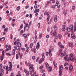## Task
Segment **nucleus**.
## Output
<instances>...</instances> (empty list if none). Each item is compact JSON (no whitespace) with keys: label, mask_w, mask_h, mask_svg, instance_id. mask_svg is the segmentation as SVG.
<instances>
[{"label":"nucleus","mask_w":76,"mask_h":76,"mask_svg":"<svg viewBox=\"0 0 76 76\" xmlns=\"http://www.w3.org/2000/svg\"><path fill=\"white\" fill-rule=\"evenodd\" d=\"M68 57H64V59L65 61H72V60H75V58H73V53H71L69 55V57L67 58Z\"/></svg>","instance_id":"f257e3e1"},{"label":"nucleus","mask_w":76,"mask_h":76,"mask_svg":"<svg viewBox=\"0 0 76 76\" xmlns=\"http://www.w3.org/2000/svg\"><path fill=\"white\" fill-rule=\"evenodd\" d=\"M9 65L10 66V67H8V66H7L6 67V70L7 71H9L11 72L12 70V66L13 65L12 64V63L10 62H9Z\"/></svg>","instance_id":"f03ea898"},{"label":"nucleus","mask_w":76,"mask_h":76,"mask_svg":"<svg viewBox=\"0 0 76 76\" xmlns=\"http://www.w3.org/2000/svg\"><path fill=\"white\" fill-rule=\"evenodd\" d=\"M27 66H29V69L30 70H31V69H32L33 68V67H34V65L31 64H30V63H28L27 64Z\"/></svg>","instance_id":"7ed1b4c3"},{"label":"nucleus","mask_w":76,"mask_h":76,"mask_svg":"<svg viewBox=\"0 0 76 76\" xmlns=\"http://www.w3.org/2000/svg\"><path fill=\"white\" fill-rule=\"evenodd\" d=\"M44 54H45L44 53H43L42 54V58H41L40 60L42 61H44V58H45V56H44Z\"/></svg>","instance_id":"20e7f679"},{"label":"nucleus","mask_w":76,"mask_h":76,"mask_svg":"<svg viewBox=\"0 0 76 76\" xmlns=\"http://www.w3.org/2000/svg\"><path fill=\"white\" fill-rule=\"evenodd\" d=\"M53 19H54V22H56L57 21V15H55L53 16Z\"/></svg>","instance_id":"39448f33"},{"label":"nucleus","mask_w":76,"mask_h":76,"mask_svg":"<svg viewBox=\"0 0 76 76\" xmlns=\"http://www.w3.org/2000/svg\"><path fill=\"white\" fill-rule=\"evenodd\" d=\"M73 66H72V65H69V71H70V72H71V71H72V70H73Z\"/></svg>","instance_id":"423d86ee"},{"label":"nucleus","mask_w":76,"mask_h":76,"mask_svg":"<svg viewBox=\"0 0 76 76\" xmlns=\"http://www.w3.org/2000/svg\"><path fill=\"white\" fill-rule=\"evenodd\" d=\"M17 46L18 47H20L21 46V43L20 42H18L17 43Z\"/></svg>","instance_id":"0eeeda50"},{"label":"nucleus","mask_w":76,"mask_h":76,"mask_svg":"<svg viewBox=\"0 0 76 76\" xmlns=\"http://www.w3.org/2000/svg\"><path fill=\"white\" fill-rule=\"evenodd\" d=\"M54 31H56L57 29V27L56 25H54L53 26Z\"/></svg>","instance_id":"6e6552de"},{"label":"nucleus","mask_w":76,"mask_h":76,"mask_svg":"<svg viewBox=\"0 0 76 76\" xmlns=\"http://www.w3.org/2000/svg\"><path fill=\"white\" fill-rule=\"evenodd\" d=\"M72 38V39H75L76 38V37L75 36V34H72L71 35Z\"/></svg>","instance_id":"1a4fd4ad"},{"label":"nucleus","mask_w":76,"mask_h":76,"mask_svg":"<svg viewBox=\"0 0 76 76\" xmlns=\"http://www.w3.org/2000/svg\"><path fill=\"white\" fill-rule=\"evenodd\" d=\"M69 47H72L73 48V43H70V42H69Z\"/></svg>","instance_id":"9d476101"},{"label":"nucleus","mask_w":76,"mask_h":76,"mask_svg":"<svg viewBox=\"0 0 76 76\" xmlns=\"http://www.w3.org/2000/svg\"><path fill=\"white\" fill-rule=\"evenodd\" d=\"M69 28L71 29V30H73V26L72 25H70L69 26Z\"/></svg>","instance_id":"9b49d317"},{"label":"nucleus","mask_w":76,"mask_h":76,"mask_svg":"<svg viewBox=\"0 0 76 76\" xmlns=\"http://www.w3.org/2000/svg\"><path fill=\"white\" fill-rule=\"evenodd\" d=\"M39 12V9H35V10L34 11V13H37V12Z\"/></svg>","instance_id":"f8f14e48"},{"label":"nucleus","mask_w":76,"mask_h":76,"mask_svg":"<svg viewBox=\"0 0 76 76\" xmlns=\"http://www.w3.org/2000/svg\"><path fill=\"white\" fill-rule=\"evenodd\" d=\"M4 59V56H1L0 57V59L1 61H2Z\"/></svg>","instance_id":"ddd939ff"},{"label":"nucleus","mask_w":76,"mask_h":76,"mask_svg":"<svg viewBox=\"0 0 76 76\" xmlns=\"http://www.w3.org/2000/svg\"><path fill=\"white\" fill-rule=\"evenodd\" d=\"M51 49H49V50L48 54H49L50 57H51V56H52V54L51 53Z\"/></svg>","instance_id":"4468645a"},{"label":"nucleus","mask_w":76,"mask_h":76,"mask_svg":"<svg viewBox=\"0 0 76 76\" xmlns=\"http://www.w3.org/2000/svg\"><path fill=\"white\" fill-rule=\"evenodd\" d=\"M39 42H38L37 43V45L36 46V49L37 50H38V48H39Z\"/></svg>","instance_id":"2eb2a0df"},{"label":"nucleus","mask_w":76,"mask_h":76,"mask_svg":"<svg viewBox=\"0 0 76 76\" xmlns=\"http://www.w3.org/2000/svg\"><path fill=\"white\" fill-rule=\"evenodd\" d=\"M59 70H63L64 69V68L63 67V66L62 65H61V66H60L59 67Z\"/></svg>","instance_id":"dca6fc26"},{"label":"nucleus","mask_w":76,"mask_h":76,"mask_svg":"<svg viewBox=\"0 0 76 76\" xmlns=\"http://www.w3.org/2000/svg\"><path fill=\"white\" fill-rule=\"evenodd\" d=\"M48 72L50 71L51 72L52 70V68L50 67H49L48 69Z\"/></svg>","instance_id":"f3484780"},{"label":"nucleus","mask_w":76,"mask_h":76,"mask_svg":"<svg viewBox=\"0 0 76 76\" xmlns=\"http://www.w3.org/2000/svg\"><path fill=\"white\" fill-rule=\"evenodd\" d=\"M66 30H67L68 32H70V30H71V28H70L69 27H67L66 28Z\"/></svg>","instance_id":"a211bd4d"},{"label":"nucleus","mask_w":76,"mask_h":76,"mask_svg":"<svg viewBox=\"0 0 76 76\" xmlns=\"http://www.w3.org/2000/svg\"><path fill=\"white\" fill-rule=\"evenodd\" d=\"M20 58H22V57H23V54L21 53L20 55H19Z\"/></svg>","instance_id":"6ab92c4d"},{"label":"nucleus","mask_w":76,"mask_h":76,"mask_svg":"<svg viewBox=\"0 0 76 76\" xmlns=\"http://www.w3.org/2000/svg\"><path fill=\"white\" fill-rule=\"evenodd\" d=\"M9 30V28H5L4 29V31H6V32H7V31Z\"/></svg>","instance_id":"aec40b11"},{"label":"nucleus","mask_w":76,"mask_h":76,"mask_svg":"<svg viewBox=\"0 0 76 76\" xmlns=\"http://www.w3.org/2000/svg\"><path fill=\"white\" fill-rule=\"evenodd\" d=\"M55 6H57L58 8H59L60 7V4H55Z\"/></svg>","instance_id":"412c9836"},{"label":"nucleus","mask_w":76,"mask_h":76,"mask_svg":"<svg viewBox=\"0 0 76 76\" xmlns=\"http://www.w3.org/2000/svg\"><path fill=\"white\" fill-rule=\"evenodd\" d=\"M23 37H24L25 38H27V35H26V34H24L23 35Z\"/></svg>","instance_id":"4be33fe9"},{"label":"nucleus","mask_w":76,"mask_h":76,"mask_svg":"<svg viewBox=\"0 0 76 76\" xmlns=\"http://www.w3.org/2000/svg\"><path fill=\"white\" fill-rule=\"evenodd\" d=\"M17 42V41H16L15 42H14L12 43V44H13V45H16Z\"/></svg>","instance_id":"5701e85b"},{"label":"nucleus","mask_w":76,"mask_h":76,"mask_svg":"<svg viewBox=\"0 0 76 76\" xmlns=\"http://www.w3.org/2000/svg\"><path fill=\"white\" fill-rule=\"evenodd\" d=\"M59 75H61V74H62V73H63V72H62V71H61V70H60L59 71Z\"/></svg>","instance_id":"b1692460"},{"label":"nucleus","mask_w":76,"mask_h":76,"mask_svg":"<svg viewBox=\"0 0 76 76\" xmlns=\"http://www.w3.org/2000/svg\"><path fill=\"white\" fill-rule=\"evenodd\" d=\"M20 6H18V7H17L16 9L17 10L19 11L20 10Z\"/></svg>","instance_id":"393cba45"},{"label":"nucleus","mask_w":76,"mask_h":76,"mask_svg":"<svg viewBox=\"0 0 76 76\" xmlns=\"http://www.w3.org/2000/svg\"><path fill=\"white\" fill-rule=\"evenodd\" d=\"M15 50L13 49L12 51V54L13 56L15 55Z\"/></svg>","instance_id":"a878e982"},{"label":"nucleus","mask_w":76,"mask_h":76,"mask_svg":"<svg viewBox=\"0 0 76 76\" xmlns=\"http://www.w3.org/2000/svg\"><path fill=\"white\" fill-rule=\"evenodd\" d=\"M53 36H55V35H57V33H56V31H54L53 34Z\"/></svg>","instance_id":"bb28decb"},{"label":"nucleus","mask_w":76,"mask_h":76,"mask_svg":"<svg viewBox=\"0 0 76 76\" xmlns=\"http://www.w3.org/2000/svg\"><path fill=\"white\" fill-rule=\"evenodd\" d=\"M16 59H17V60H18V59L19 58V56H18V54H16Z\"/></svg>","instance_id":"cd10ccee"},{"label":"nucleus","mask_w":76,"mask_h":76,"mask_svg":"<svg viewBox=\"0 0 76 76\" xmlns=\"http://www.w3.org/2000/svg\"><path fill=\"white\" fill-rule=\"evenodd\" d=\"M38 6V5L37 4H35L34 6V8L35 9H37V7Z\"/></svg>","instance_id":"c85d7f7f"},{"label":"nucleus","mask_w":76,"mask_h":76,"mask_svg":"<svg viewBox=\"0 0 76 76\" xmlns=\"http://www.w3.org/2000/svg\"><path fill=\"white\" fill-rule=\"evenodd\" d=\"M58 45L59 47H61V42H59L58 43Z\"/></svg>","instance_id":"c756f323"},{"label":"nucleus","mask_w":76,"mask_h":76,"mask_svg":"<svg viewBox=\"0 0 76 76\" xmlns=\"http://www.w3.org/2000/svg\"><path fill=\"white\" fill-rule=\"evenodd\" d=\"M58 37H59V39H61V37H62L61 35V34H59L58 35Z\"/></svg>","instance_id":"7c9ffc66"},{"label":"nucleus","mask_w":76,"mask_h":76,"mask_svg":"<svg viewBox=\"0 0 76 76\" xmlns=\"http://www.w3.org/2000/svg\"><path fill=\"white\" fill-rule=\"evenodd\" d=\"M49 19H50V16H48V17L47 18V22H48V21H49Z\"/></svg>","instance_id":"2f4dec72"},{"label":"nucleus","mask_w":76,"mask_h":76,"mask_svg":"<svg viewBox=\"0 0 76 76\" xmlns=\"http://www.w3.org/2000/svg\"><path fill=\"white\" fill-rule=\"evenodd\" d=\"M74 32H75L76 31V25H75L74 26Z\"/></svg>","instance_id":"473e14b6"},{"label":"nucleus","mask_w":76,"mask_h":76,"mask_svg":"<svg viewBox=\"0 0 76 76\" xmlns=\"http://www.w3.org/2000/svg\"><path fill=\"white\" fill-rule=\"evenodd\" d=\"M39 39H41L42 38V34H40L39 35Z\"/></svg>","instance_id":"72a5a7b5"},{"label":"nucleus","mask_w":76,"mask_h":76,"mask_svg":"<svg viewBox=\"0 0 76 76\" xmlns=\"http://www.w3.org/2000/svg\"><path fill=\"white\" fill-rule=\"evenodd\" d=\"M11 25L13 26V27H14L15 26V23L13 22L11 24Z\"/></svg>","instance_id":"f704fd0d"},{"label":"nucleus","mask_w":76,"mask_h":76,"mask_svg":"<svg viewBox=\"0 0 76 76\" xmlns=\"http://www.w3.org/2000/svg\"><path fill=\"white\" fill-rule=\"evenodd\" d=\"M40 25H41V24H40V23H39L37 24V26L38 28H40Z\"/></svg>","instance_id":"c9c22d12"},{"label":"nucleus","mask_w":76,"mask_h":76,"mask_svg":"<svg viewBox=\"0 0 76 76\" xmlns=\"http://www.w3.org/2000/svg\"><path fill=\"white\" fill-rule=\"evenodd\" d=\"M6 55H7L9 56H11V54H10V53H7Z\"/></svg>","instance_id":"e433bc0d"},{"label":"nucleus","mask_w":76,"mask_h":76,"mask_svg":"<svg viewBox=\"0 0 76 76\" xmlns=\"http://www.w3.org/2000/svg\"><path fill=\"white\" fill-rule=\"evenodd\" d=\"M31 69H32V73H34V66H33V68H31Z\"/></svg>","instance_id":"4c0bfd02"},{"label":"nucleus","mask_w":76,"mask_h":76,"mask_svg":"<svg viewBox=\"0 0 76 76\" xmlns=\"http://www.w3.org/2000/svg\"><path fill=\"white\" fill-rule=\"evenodd\" d=\"M34 53H36L37 52V50H36V49L35 48H34Z\"/></svg>","instance_id":"58836bf2"},{"label":"nucleus","mask_w":76,"mask_h":76,"mask_svg":"<svg viewBox=\"0 0 76 76\" xmlns=\"http://www.w3.org/2000/svg\"><path fill=\"white\" fill-rule=\"evenodd\" d=\"M32 46H33V43H31L30 45V48H32Z\"/></svg>","instance_id":"ea45409f"},{"label":"nucleus","mask_w":76,"mask_h":76,"mask_svg":"<svg viewBox=\"0 0 76 76\" xmlns=\"http://www.w3.org/2000/svg\"><path fill=\"white\" fill-rule=\"evenodd\" d=\"M2 40H1V41H3L4 39H5V38L4 37H3L1 38Z\"/></svg>","instance_id":"a19ab883"},{"label":"nucleus","mask_w":76,"mask_h":76,"mask_svg":"<svg viewBox=\"0 0 76 76\" xmlns=\"http://www.w3.org/2000/svg\"><path fill=\"white\" fill-rule=\"evenodd\" d=\"M62 31L64 32L65 31V28L64 27H63V28L62 29Z\"/></svg>","instance_id":"79ce46f5"},{"label":"nucleus","mask_w":76,"mask_h":76,"mask_svg":"<svg viewBox=\"0 0 76 76\" xmlns=\"http://www.w3.org/2000/svg\"><path fill=\"white\" fill-rule=\"evenodd\" d=\"M29 7V5H27L25 7V9H28Z\"/></svg>","instance_id":"37998d69"},{"label":"nucleus","mask_w":76,"mask_h":76,"mask_svg":"<svg viewBox=\"0 0 76 76\" xmlns=\"http://www.w3.org/2000/svg\"><path fill=\"white\" fill-rule=\"evenodd\" d=\"M28 24L27 23H26V24H25L24 26L25 27H26V28H27V27H28Z\"/></svg>","instance_id":"c03bdc74"},{"label":"nucleus","mask_w":76,"mask_h":76,"mask_svg":"<svg viewBox=\"0 0 76 76\" xmlns=\"http://www.w3.org/2000/svg\"><path fill=\"white\" fill-rule=\"evenodd\" d=\"M72 10H75V6H73L72 7Z\"/></svg>","instance_id":"a18cd8bd"},{"label":"nucleus","mask_w":76,"mask_h":76,"mask_svg":"<svg viewBox=\"0 0 76 76\" xmlns=\"http://www.w3.org/2000/svg\"><path fill=\"white\" fill-rule=\"evenodd\" d=\"M4 50H3L2 52V56H4Z\"/></svg>","instance_id":"49530a36"},{"label":"nucleus","mask_w":76,"mask_h":76,"mask_svg":"<svg viewBox=\"0 0 76 76\" xmlns=\"http://www.w3.org/2000/svg\"><path fill=\"white\" fill-rule=\"evenodd\" d=\"M32 14H30L29 15L30 18H32Z\"/></svg>","instance_id":"de8ad7c7"},{"label":"nucleus","mask_w":76,"mask_h":76,"mask_svg":"<svg viewBox=\"0 0 76 76\" xmlns=\"http://www.w3.org/2000/svg\"><path fill=\"white\" fill-rule=\"evenodd\" d=\"M45 65L47 67L48 66V63H45Z\"/></svg>","instance_id":"09e8293b"},{"label":"nucleus","mask_w":76,"mask_h":76,"mask_svg":"<svg viewBox=\"0 0 76 76\" xmlns=\"http://www.w3.org/2000/svg\"><path fill=\"white\" fill-rule=\"evenodd\" d=\"M23 24H21L20 25V28L21 29H22L23 28Z\"/></svg>","instance_id":"8fccbe9b"},{"label":"nucleus","mask_w":76,"mask_h":76,"mask_svg":"<svg viewBox=\"0 0 76 76\" xmlns=\"http://www.w3.org/2000/svg\"><path fill=\"white\" fill-rule=\"evenodd\" d=\"M56 4H55V5H53L52 7V8H53V9H54V8H55V7H56Z\"/></svg>","instance_id":"3c124183"},{"label":"nucleus","mask_w":76,"mask_h":76,"mask_svg":"<svg viewBox=\"0 0 76 76\" xmlns=\"http://www.w3.org/2000/svg\"><path fill=\"white\" fill-rule=\"evenodd\" d=\"M7 67V66H3V69H6V67Z\"/></svg>","instance_id":"603ef678"},{"label":"nucleus","mask_w":76,"mask_h":76,"mask_svg":"<svg viewBox=\"0 0 76 76\" xmlns=\"http://www.w3.org/2000/svg\"><path fill=\"white\" fill-rule=\"evenodd\" d=\"M47 3L48 4H50L51 3L50 2V1H47Z\"/></svg>","instance_id":"864d4df0"},{"label":"nucleus","mask_w":76,"mask_h":76,"mask_svg":"<svg viewBox=\"0 0 76 76\" xmlns=\"http://www.w3.org/2000/svg\"><path fill=\"white\" fill-rule=\"evenodd\" d=\"M69 67L68 66H66L65 68V69L66 70H68Z\"/></svg>","instance_id":"5fc2aeb1"},{"label":"nucleus","mask_w":76,"mask_h":76,"mask_svg":"<svg viewBox=\"0 0 76 76\" xmlns=\"http://www.w3.org/2000/svg\"><path fill=\"white\" fill-rule=\"evenodd\" d=\"M59 52L60 53H61V52H62V50L61 49H60L59 50Z\"/></svg>","instance_id":"6e6d98bb"},{"label":"nucleus","mask_w":76,"mask_h":76,"mask_svg":"<svg viewBox=\"0 0 76 76\" xmlns=\"http://www.w3.org/2000/svg\"><path fill=\"white\" fill-rule=\"evenodd\" d=\"M2 67H3V65L2 64H1L0 65V69H1L2 68Z\"/></svg>","instance_id":"4d7b16f0"},{"label":"nucleus","mask_w":76,"mask_h":76,"mask_svg":"<svg viewBox=\"0 0 76 76\" xmlns=\"http://www.w3.org/2000/svg\"><path fill=\"white\" fill-rule=\"evenodd\" d=\"M10 39H13V35H12V34L11 35V37H10Z\"/></svg>","instance_id":"13d9d810"},{"label":"nucleus","mask_w":76,"mask_h":76,"mask_svg":"<svg viewBox=\"0 0 76 76\" xmlns=\"http://www.w3.org/2000/svg\"><path fill=\"white\" fill-rule=\"evenodd\" d=\"M11 46L10 45L8 46V48H9V49L10 50H11Z\"/></svg>","instance_id":"bf43d9fd"},{"label":"nucleus","mask_w":76,"mask_h":76,"mask_svg":"<svg viewBox=\"0 0 76 76\" xmlns=\"http://www.w3.org/2000/svg\"><path fill=\"white\" fill-rule=\"evenodd\" d=\"M41 73H44V70L43 69H42L41 70Z\"/></svg>","instance_id":"052dcab7"},{"label":"nucleus","mask_w":76,"mask_h":76,"mask_svg":"<svg viewBox=\"0 0 76 76\" xmlns=\"http://www.w3.org/2000/svg\"><path fill=\"white\" fill-rule=\"evenodd\" d=\"M64 56V54L63 53H61V56L63 57Z\"/></svg>","instance_id":"680f3d73"},{"label":"nucleus","mask_w":76,"mask_h":76,"mask_svg":"<svg viewBox=\"0 0 76 76\" xmlns=\"http://www.w3.org/2000/svg\"><path fill=\"white\" fill-rule=\"evenodd\" d=\"M29 16V14H27L26 15V18H28Z\"/></svg>","instance_id":"e2e57ef3"},{"label":"nucleus","mask_w":76,"mask_h":76,"mask_svg":"<svg viewBox=\"0 0 76 76\" xmlns=\"http://www.w3.org/2000/svg\"><path fill=\"white\" fill-rule=\"evenodd\" d=\"M54 66L55 67H56L57 66V64H54Z\"/></svg>","instance_id":"0e129e2a"},{"label":"nucleus","mask_w":76,"mask_h":76,"mask_svg":"<svg viewBox=\"0 0 76 76\" xmlns=\"http://www.w3.org/2000/svg\"><path fill=\"white\" fill-rule=\"evenodd\" d=\"M32 58L33 60H34V59H35V56H33V57H32Z\"/></svg>","instance_id":"69168bd1"},{"label":"nucleus","mask_w":76,"mask_h":76,"mask_svg":"<svg viewBox=\"0 0 76 76\" xmlns=\"http://www.w3.org/2000/svg\"><path fill=\"white\" fill-rule=\"evenodd\" d=\"M9 49L8 48H7L5 49L6 51H9Z\"/></svg>","instance_id":"338daca9"},{"label":"nucleus","mask_w":76,"mask_h":76,"mask_svg":"<svg viewBox=\"0 0 76 76\" xmlns=\"http://www.w3.org/2000/svg\"><path fill=\"white\" fill-rule=\"evenodd\" d=\"M14 48L15 50H17V47L16 46H15Z\"/></svg>","instance_id":"774afa93"}]
</instances>
